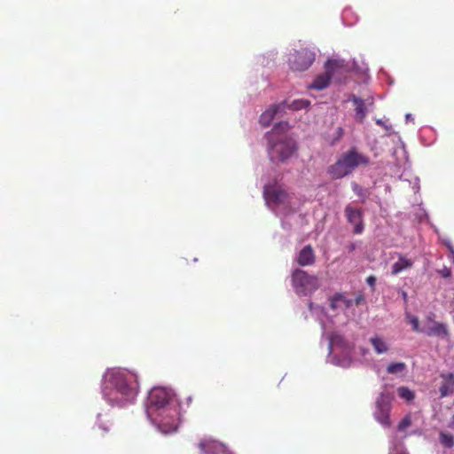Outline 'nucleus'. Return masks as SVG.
I'll list each match as a JSON object with an SVG mask.
<instances>
[{
  "instance_id": "nucleus-15",
  "label": "nucleus",
  "mask_w": 454,
  "mask_h": 454,
  "mask_svg": "<svg viewBox=\"0 0 454 454\" xmlns=\"http://www.w3.org/2000/svg\"><path fill=\"white\" fill-rule=\"evenodd\" d=\"M201 454H215L220 448L218 442L211 439H203L199 443Z\"/></svg>"
},
{
  "instance_id": "nucleus-9",
  "label": "nucleus",
  "mask_w": 454,
  "mask_h": 454,
  "mask_svg": "<svg viewBox=\"0 0 454 454\" xmlns=\"http://www.w3.org/2000/svg\"><path fill=\"white\" fill-rule=\"evenodd\" d=\"M344 212L347 221L354 225L353 232L355 234H361L364 229L363 209L348 204L346 206Z\"/></svg>"
},
{
  "instance_id": "nucleus-27",
  "label": "nucleus",
  "mask_w": 454,
  "mask_h": 454,
  "mask_svg": "<svg viewBox=\"0 0 454 454\" xmlns=\"http://www.w3.org/2000/svg\"><path fill=\"white\" fill-rule=\"evenodd\" d=\"M98 430L102 431L101 435H104L109 432L108 426L103 422L100 418H98Z\"/></svg>"
},
{
  "instance_id": "nucleus-19",
  "label": "nucleus",
  "mask_w": 454,
  "mask_h": 454,
  "mask_svg": "<svg viewBox=\"0 0 454 454\" xmlns=\"http://www.w3.org/2000/svg\"><path fill=\"white\" fill-rule=\"evenodd\" d=\"M278 109V106H273L263 112L260 116V123L264 127H268L271 123Z\"/></svg>"
},
{
  "instance_id": "nucleus-31",
  "label": "nucleus",
  "mask_w": 454,
  "mask_h": 454,
  "mask_svg": "<svg viewBox=\"0 0 454 454\" xmlns=\"http://www.w3.org/2000/svg\"><path fill=\"white\" fill-rule=\"evenodd\" d=\"M363 300V297L362 296H359L356 299V304L358 305L360 304L361 301Z\"/></svg>"
},
{
  "instance_id": "nucleus-22",
  "label": "nucleus",
  "mask_w": 454,
  "mask_h": 454,
  "mask_svg": "<svg viewBox=\"0 0 454 454\" xmlns=\"http://www.w3.org/2000/svg\"><path fill=\"white\" fill-rule=\"evenodd\" d=\"M440 442L444 447L450 449L454 446V438L453 436L449 433L442 432L439 435Z\"/></svg>"
},
{
  "instance_id": "nucleus-3",
  "label": "nucleus",
  "mask_w": 454,
  "mask_h": 454,
  "mask_svg": "<svg viewBox=\"0 0 454 454\" xmlns=\"http://www.w3.org/2000/svg\"><path fill=\"white\" fill-rule=\"evenodd\" d=\"M288 129V122L280 121L267 134L270 144L269 155L273 162H284L291 157L296 148L292 138L283 136Z\"/></svg>"
},
{
  "instance_id": "nucleus-8",
  "label": "nucleus",
  "mask_w": 454,
  "mask_h": 454,
  "mask_svg": "<svg viewBox=\"0 0 454 454\" xmlns=\"http://www.w3.org/2000/svg\"><path fill=\"white\" fill-rule=\"evenodd\" d=\"M263 197L269 205L279 206L290 203V195L280 185L268 184L264 186Z\"/></svg>"
},
{
  "instance_id": "nucleus-4",
  "label": "nucleus",
  "mask_w": 454,
  "mask_h": 454,
  "mask_svg": "<svg viewBox=\"0 0 454 454\" xmlns=\"http://www.w3.org/2000/svg\"><path fill=\"white\" fill-rule=\"evenodd\" d=\"M369 163L368 156L358 153L356 148L352 147L328 168V174L333 179H340L350 174L356 167L366 166Z\"/></svg>"
},
{
  "instance_id": "nucleus-14",
  "label": "nucleus",
  "mask_w": 454,
  "mask_h": 454,
  "mask_svg": "<svg viewBox=\"0 0 454 454\" xmlns=\"http://www.w3.org/2000/svg\"><path fill=\"white\" fill-rule=\"evenodd\" d=\"M413 265V262L411 259H408L403 255H399L398 261L393 263L391 267V273L393 275H397L403 270L406 269L411 268Z\"/></svg>"
},
{
  "instance_id": "nucleus-13",
  "label": "nucleus",
  "mask_w": 454,
  "mask_h": 454,
  "mask_svg": "<svg viewBox=\"0 0 454 454\" xmlns=\"http://www.w3.org/2000/svg\"><path fill=\"white\" fill-rule=\"evenodd\" d=\"M379 411L376 413L377 419L384 426L388 427L390 425L389 419V405L387 403H385L383 395L381 399L377 402Z\"/></svg>"
},
{
  "instance_id": "nucleus-18",
  "label": "nucleus",
  "mask_w": 454,
  "mask_h": 454,
  "mask_svg": "<svg viewBox=\"0 0 454 454\" xmlns=\"http://www.w3.org/2000/svg\"><path fill=\"white\" fill-rule=\"evenodd\" d=\"M329 345L331 349L334 348L346 349L348 348V344L345 340L344 337L338 333H333L330 334Z\"/></svg>"
},
{
  "instance_id": "nucleus-32",
  "label": "nucleus",
  "mask_w": 454,
  "mask_h": 454,
  "mask_svg": "<svg viewBox=\"0 0 454 454\" xmlns=\"http://www.w3.org/2000/svg\"><path fill=\"white\" fill-rule=\"evenodd\" d=\"M451 428H454V415L452 416L450 426Z\"/></svg>"
},
{
  "instance_id": "nucleus-7",
  "label": "nucleus",
  "mask_w": 454,
  "mask_h": 454,
  "mask_svg": "<svg viewBox=\"0 0 454 454\" xmlns=\"http://www.w3.org/2000/svg\"><path fill=\"white\" fill-rule=\"evenodd\" d=\"M315 54L307 49L294 51L289 55L288 62L290 68L294 71H305L314 62Z\"/></svg>"
},
{
  "instance_id": "nucleus-30",
  "label": "nucleus",
  "mask_w": 454,
  "mask_h": 454,
  "mask_svg": "<svg viewBox=\"0 0 454 454\" xmlns=\"http://www.w3.org/2000/svg\"><path fill=\"white\" fill-rule=\"evenodd\" d=\"M402 295H403V297L404 301H405V302H407V299H408V297H407V293L403 291V292L402 293Z\"/></svg>"
},
{
  "instance_id": "nucleus-2",
  "label": "nucleus",
  "mask_w": 454,
  "mask_h": 454,
  "mask_svg": "<svg viewBox=\"0 0 454 454\" xmlns=\"http://www.w3.org/2000/svg\"><path fill=\"white\" fill-rule=\"evenodd\" d=\"M137 392V377L129 371L113 372L106 380L104 395L113 405L124 406L131 403Z\"/></svg>"
},
{
  "instance_id": "nucleus-33",
  "label": "nucleus",
  "mask_w": 454,
  "mask_h": 454,
  "mask_svg": "<svg viewBox=\"0 0 454 454\" xmlns=\"http://www.w3.org/2000/svg\"><path fill=\"white\" fill-rule=\"evenodd\" d=\"M354 249H355V246H354V245H351V246H350V251H351V250H354Z\"/></svg>"
},
{
  "instance_id": "nucleus-34",
  "label": "nucleus",
  "mask_w": 454,
  "mask_h": 454,
  "mask_svg": "<svg viewBox=\"0 0 454 454\" xmlns=\"http://www.w3.org/2000/svg\"><path fill=\"white\" fill-rule=\"evenodd\" d=\"M377 123H378V124H380V125H381V124H382V121H381L380 120H378V121H377Z\"/></svg>"
},
{
  "instance_id": "nucleus-6",
  "label": "nucleus",
  "mask_w": 454,
  "mask_h": 454,
  "mask_svg": "<svg viewBox=\"0 0 454 454\" xmlns=\"http://www.w3.org/2000/svg\"><path fill=\"white\" fill-rule=\"evenodd\" d=\"M343 61L337 59H328L325 64V72L318 74L312 84L309 86V89L321 90L325 89L334 74L343 67Z\"/></svg>"
},
{
  "instance_id": "nucleus-1",
  "label": "nucleus",
  "mask_w": 454,
  "mask_h": 454,
  "mask_svg": "<svg viewBox=\"0 0 454 454\" xmlns=\"http://www.w3.org/2000/svg\"><path fill=\"white\" fill-rule=\"evenodd\" d=\"M146 413L164 434L176 431L179 411L170 390L164 387L153 388L148 395Z\"/></svg>"
},
{
  "instance_id": "nucleus-26",
  "label": "nucleus",
  "mask_w": 454,
  "mask_h": 454,
  "mask_svg": "<svg viewBox=\"0 0 454 454\" xmlns=\"http://www.w3.org/2000/svg\"><path fill=\"white\" fill-rule=\"evenodd\" d=\"M309 105V101L304 100V99H300V100L294 101V103L292 104V107L294 110H300L302 108H306Z\"/></svg>"
},
{
  "instance_id": "nucleus-12",
  "label": "nucleus",
  "mask_w": 454,
  "mask_h": 454,
  "mask_svg": "<svg viewBox=\"0 0 454 454\" xmlns=\"http://www.w3.org/2000/svg\"><path fill=\"white\" fill-rule=\"evenodd\" d=\"M315 253L310 245L305 246L299 253L297 262L301 266H310L315 262Z\"/></svg>"
},
{
  "instance_id": "nucleus-21",
  "label": "nucleus",
  "mask_w": 454,
  "mask_h": 454,
  "mask_svg": "<svg viewBox=\"0 0 454 454\" xmlns=\"http://www.w3.org/2000/svg\"><path fill=\"white\" fill-rule=\"evenodd\" d=\"M406 369V364L403 362L391 363L387 368L389 374H397L403 372Z\"/></svg>"
},
{
  "instance_id": "nucleus-28",
  "label": "nucleus",
  "mask_w": 454,
  "mask_h": 454,
  "mask_svg": "<svg viewBox=\"0 0 454 454\" xmlns=\"http://www.w3.org/2000/svg\"><path fill=\"white\" fill-rule=\"evenodd\" d=\"M366 282L367 284L371 286V287H373L375 286V283H376V278L374 276H369L367 278H366Z\"/></svg>"
},
{
  "instance_id": "nucleus-10",
  "label": "nucleus",
  "mask_w": 454,
  "mask_h": 454,
  "mask_svg": "<svg viewBox=\"0 0 454 454\" xmlns=\"http://www.w3.org/2000/svg\"><path fill=\"white\" fill-rule=\"evenodd\" d=\"M440 378L442 379L439 387L441 398L452 395L454 393V373L442 372Z\"/></svg>"
},
{
  "instance_id": "nucleus-25",
  "label": "nucleus",
  "mask_w": 454,
  "mask_h": 454,
  "mask_svg": "<svg viewBox=\"0 0 454 454\" xmlns=\"http://www.w3.org/2000/svg\"><path fill=\"white\" fill-rule=\"evenodd\" d=\"M411 425V419L410 415H406L398 424V430L404 431Z\"/></svg>"
},
{
  "instance_id": "nucleus-24",
  "label": "nucleus",
  "mask_w": 454,
  "mask_h": 454,
  "mask_svg": "<svg viewBox=\"0 0 454 454\" xmlns=\"http://www.w3.org/2000/svg\"><path fill=\"white\" fill-rule=\"evenodd\" d=\"M406 317H407L409 323L411 325L412 330L414 332H417V333L423 332V330H421L419 328V319L417 317L410 315V314H407Z\"/></svg>"
},
{
  "instance_id": "nucleus-20",
  "label": "nucleus",
  "mask_w": 454,
  "mask_h": 454,
  "mask_svg": "<svg viewBox=\"0 0 454 454\" xmlns=\"http://www.w3.org/2000/svg\"><path fill=\"white\" fill-rule=\"evenodd\" d=\"M370 342L377 354L387 353L389 349L388 345L380 337L371 338Z\"/></svg>"
},
{
  "instance_id": "nucleus-23",
  "label": "nucleus",
  "mask_w": 454,
  "mask_h": 454,
  "mask_svg": "<svg viewBox=\"0 0 454 454\" xmlns=\"http://www.w3.org/2000/svg\"><path fill=\"white\" fill-rule=\"evenodd\" d=\"M397 391H398L399 396L402 399L406 400L407 402H410V401L413 400L414 397H415L414 393L411 390H410L408 387H400L397 389Z\"/></svg>"
},
{
  "instance_id": "nucleus-11",
  "label": "nucleus",
  "mask_w": 454,
  "mask_h": 454,
  "mask_svg": "<svg viewBox=\"0 0 454 454\" xmlns=\"http://www.w3.org/2000/svg\"><path fill=\"white\" fill-rule=\"evenodd\" d=\"M427 321L432 323V325L425 328L423 332L428 336L447 337L449 335L446 325L442 323L434 321L430 317Z\"/></svg>"
},
{
  "instance_id": "nucleus-16",
  "label": "nucleus",
  "mask_w": 454,
  "mask_h": 454,
  "mask_svg": "<svg viewBox=\"0 0 454 454\" xmlns=\"http://www.w3.org/2000/svg\"><path fill=\"white\" fill-rule=\"evenodd\" d=\"M351 99L356 107V117L360 122H362L367 114L365 103L363 99L357 98L355 95L352 96Z\"/></svg>"
},
{
  "instance_id": "nucleus-5",
  "label": "nucleus",
  "mask_w": 454,
  "mask_h": 454,
  "mask_svg": "<svg viewBox=\"0 0 454 454\" xmlns=\"http://www.w3.org/2000/svg\"><path fill=\"white\" fill-rule=\"evenodd\" d=\"M292 286L297 294L309 295L319 287L317 277L309 275L307 271L296 269L292 273Z\"/></svg>"
},
{
  "instance_id": "nucleus-29",
  "label": "nucleus",
  "mask_w": 454,
  "mask_h": 454,
  "mask_svg": "<svg viewBox=\"0 0 454 454\" xmlns=\"http://www.w3.org/2000/svg\"><path fill=\"white\" fill-rule=\"evenodd\" d=\"M353 191L359 196L363 195V189L357 184H353Z\"/></svg>"
},
{
  "instance_id": "nucleus-17",
  "label": "nucleus",
  "mask_w": 454,
  "mask_h": 454,
  "mask_svg": "<svg viewBox=\"0 0 454 454\" xmlns=\"http://www.w3.org/2000/svg\"><path fill=\"white\" fill-rule=\"evenodd\" d=\"M351 304H352L351 300H348L341 294H336L331 299L330 307L332 309L335 310L340 308L347 309V308L350 307Z\"/></svg>"
}]
</instances>
